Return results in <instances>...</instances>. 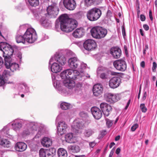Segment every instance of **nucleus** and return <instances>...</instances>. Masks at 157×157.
Returning a JSON list of instances; mask_svg holds the SVG:
<instances>
[{
	"label": "nucleus",
	"mask_w": 157,
	"mask_h": 157,
	"mask_svg": "<svg viewBox=\"0 0 157 157\" xmlns=\"http://www.w3.org/2000/svg\"><path fill=\"white\" fill-rule=\"evenodd\" d=\"M59 20L61 30L67 33L72 31L78 25L77 22L75 20L69 18L67 14L61 15Z\"/></svg>",
	"instance_id": "f257e3e1"
},
{
	"label": "nucleus",
	"mask_w": 157,
	"mask_h": 157,
	"mask_svg": "<svg viewBox=\"0 0 157 157\" xmlns=\"http://www.w3.org/2000/svg\"><path fill=\"white\" fill-rule=\"evenodd\" d=\"M60 76L63 79H71L74 80L79 79V77L82 76V75L76 70L68 69L64 70L60 73Z\"/></svg>",
	"instance_id": "f03ea898"
},
{
	"label": "nucleus",
	"mask_w": 157,
	"mask_h": 157,
	"mask_svg": "<svg viewBox=\"0 0 157 157\" xmlns=\"http://www.w3.org/2000/svg\"><path fill=\"white\" fill-rule=\"evenodd\" d=\"M92 36L96 39H100L104 37L107 33V30L100 26L93 27L90 30Z\"/></svg>",
	"instance_id": "7ed1b4c3"
},
{
	"label": "nucleus",
	"mask_w": 157,
	"mask_h": 157,
	"mask_svg": "<svg viewBox=\"0 0 157 157\" xmlns=\"http://www.w3.org/2000/svg\"><path fill=\"white\" fill-rule=\"evenodd\" d=\"M0 50L3 53V57L4 60L6 58H11L13 55L14 50L13 48L6 43L1 42L0 43Z\"/></svg>",
	"instance_id": "20e7f679"
},
{
	"label": "nucleus",
	"mask_w": 157,
	"mask_h": 157,
	"mask_svg": "<svg viewBox=\"0 0 157 157\" xmlns=\"http://www.w3.org/2000/svg\"><path fill=\"white\" fill-rule=\"evenodd\" d=\"M24 38L25 41L29 43L34 42L37 38L35 30L32 28L28 29L24 34Z\"/></svg>",
	"instance_id": "39448f33"
},
{
	"label": "nucleus",
	"mask_w": 157,
	"mask_h": 157,
	"mask_svg": "<svg viewBox=\"0 0 157 157\" xmlns=\"http://www.w3.org/2000/svg\"><path fill=\"white\" fill-rule=\"evenodd\" d=\"M101 15L100 10L94 8L88 10L86 13L87 18L91 21H94L98 19Z\"/></svg>",
	"instance_id": "423d86ee"
},
{
	"label": "nucleus",
	"mask_w": 157,
	"mask_h": 157,
	"mask_svg": "<svg viewBox=\"0 0 157 157\" xmlns=\"http://www.w3.org/2000/svg\"><path fill=\"white\" fill-rule=\"evenodd\" d=\"M114 67L118 71H124L126 69L127 63L124 60L119 59L114 61L113 63Z\"/></svg>",
	"instance_id": "0eeeda50"
},
{
	"label": "nucleus",
	"mask_w": 157,
	"mask_h": 157,
	"mask_svg": "<svg viewBox=\"0 0 157 157\" xmlns=\"http://www.w3.org/2000/svg\"><path fill=\"white\" fill-rule=\"evenodd\" d=\"M11 60V58H6L5 65L7 69H10L12 72H14L18 69L19 66L16 63H12Z\"/></svg>",
	"instance_id": "6e6552de"
},
{
	"label": "nucleus",
	"mask_w": 157,
	"mask_h": 157,
	"mask_svg": "<svg viewBox=\"0 0 157 157\" xmlns=\"http://www.w3.org/2000/svg\"><path fill=\"white\" fill-rule=\"evenodd\" d=\"M56 150L54 148H51L49 150L41 148L39 151L40 157H48L52 156L55 154Z\"/></svg>",
	"instance_id": "1a4fd4ad"
},
{
	"label": "nucleus",
	"mask_w": 157,
	"mask_h": 157,
	"mask_svg": "<svg viewBox=\"0 0 157 157\" xmlns=\"http://www.w3.org/2000/svg\"><path fill=\"white\" fill-rule=\"evenodd\" d=\"M54 62L58 63L60 65H64L66 62V58L63 55H55L54 57H52L50 59L49 64H51V62Z\"/></svg>",
	"instance_id": "9d476101"
},
{
	"label": "nucleus",
	"mask_w": 157,
	"mask_h": 157,
	"mask_svg": "<svg viewBox=\"0 0 157 157\" xmlns=\"http://www.w3.org/2000/svg\"><path fill=\"white\" fill-rule=\"evenodd\" d=\"M105 96L106 98V101L112 103L117 101L121 98V96L119 94H113L110 93L106 94Z\"/></svg>",
	"instance_id": "9b49d317"
},
{
	"label": "nucleus",
	"mask_w": 157,
	"mask_h": 157,
	"mask_svg": "<svg viewBox=\"0 0 157 157\" xmlns=\"http://www.w3.org/2000/svg\"><path fill=\"white\" fill-rule=\"evenodd\" d=\"M81 61L77 57L70 58L68 61V64L69 67L72 69L77 68L80 65Z\"/></svg>",
	"instance_id": "f8f14e48"
},
{
	"label": "nucleus",
	"mask_w": 157,
	"mask_h": 157,
	"mask_svg": "<svg viewBox=\"0 0 157 157\" xmlns=\"http://www.w3.org/2000/svg\"><path fill=\"white\" fill-rule=\"evenodd\" d=\"M100 108L105 117H107L109 115L112 109L111 105L105 102L101 103Z\"/></svg>",
	"instance_id": "ddd939ff"
},
{
	"label": "nucleus",
	"mask_w": 157,
	"mask_h": 157,
	"mask_svg": "<svg viewBox=\"0 0 157 157\" xmlns=\"http://www.w3.org/2000/svg\"><path fill=\"white\" fill-rule=\"evenodd\" d=\"M84 48L86 50H93L96 47V42L93 40L88 39L86 40L83 44Z\"/></svg>",
	"instance_id": "4468645a"
},
{
	"label": "nucleus",
	"mask_w": 157,
	"mask_h": 157,
	"mask_svg": "<svg viewBox=\"0 0 157 157\" xmlns=\"http://www.w3.org/2000/svg\"><path fill=\"white\" fill-rule=\"evenodd\" d=\"M48 13L51 17H55L58 13L59 9L56 5L53 4L49 6L47 9Z\"/></svg>",
	"instance_id": "2eb2a0df"
},
{
	"label": "nucleus",
	"mask_w": 157,
	"mask_h": 157,
	"mask_svg": "<svg viewBox=\"0 0 157 157\" xmlns=\"http://www.w3.org/2000/svg\"><path fill=\"white\" fill-rule=\"evenodd\" d=\"M85 126L84 123L83 121L80 118L75 119L73 123L71 125V127L74 129H82Z\"/></svg>",
	"instance_id": "dca6fc26"
},
{
	"label": "nucleus",
	"mask_w": 157,
	"mask_h": 157,
	"mask_svg": "<svg viewBox=\"0 0 157 157\" xmlns=\"http://www.w3.org/2000/svg\"><path fill=\"white\" fill-rule=\"evenodd\" d=\"M103 87L101 84H97L94 85L93 88L94 95L95 96H100L103 93Z\"/></svg>",
	"instance_id": "f3484780"
},
{
	"label": "nucleus",
	"mask_w": 157,
	"mask_h": 157,
	"mask_svg": "<svg viewBox=\"0 0 157 157\" xmlns=\"http://www.w3.org/2000/svg\"><path fill=\"white\" fill-rule=\"evenodd\" d=\"M67 124L64 121H60L58 123L57 128V133L59 135L61 136L64 134L67 128Z\"/></svg>",
	"instance_id": "a211bd4d"
},
{
	"label": "nucleus",
	"mask_w": 157,
	"mask_h": 157,
	"mask_svg": "<svg viewBox=\"0 0 157 157\" xmlns=\"http://www.w3.org/2000/svg\"><path fill=\"white\" fill-rule=\"evenodd\" d=\"M63 3L65 7L69 10H74L76 6L74 0H63Z\"/></svg>",
	"instance_id": "6ab92c4d"
},
{
	"label": "nucleus",
	"mask_w": 157,
	"mask_h": 157,
	"mask_svg": "<svg viewBox=\"0 0 157 157\" xmlns=\"http://www.w3.org/2000/svg\"><path fill=\"white\" fill-rule=\"evenodd\" d=\"M121 83V80L119 77H115L112 78L109 81V85L112 88H115L119 86Z\"/></svg>",
	"instance_id": "aec40b11"
},
{
	"label": "nucleus",
	"mask_w": 157,
	"mask_h": 157,
	"mask_svg": "<svg viewBox=\"0 0 157 157\" xmlns=\"http://www.w3.org/2000/svg\"><path fill=\"white\" fill-rule=\"evenodd\" d=\"M91 111L93 117L96 119H99L102 116L101 111L97 107H93L91 108Z\"/></svg>",
	"instance_id": "412c9836"
},
{
	"label": "nucleus",
	"mask_w": 157,
	"mask_h": 157,
	"mask_svg": "<svg viewBox=\"0 0 157 157\" xmlns=\"http://www.w3.org/2000/svg\"><path fill=\"white\" fill-rule=\"evenodd\" d=\"M27 144L23 142H18L15 146L16 150L18 152H22L26 150L27 148Z\"/></svg>",
	"instance_id": "4be33fe9"
},
{
	"label": "nucleus",
	"mask_w": 157,
	"mask_h": 157,
	"mask_svg": "<svg viewBox=\"0 0 157 157\" xmlns=\"http://www.w3.org/2000/svg\"><path fill=\"white\" fill-rule=\"evenodd\" d=\"M110 53L114 58H119L121 55V51L120 49L117 47L113 48L110 50Z\"/></svg>",
	"instance_id": "5701e85b"
},
{
	"label": "nucleus",
	"mask_w": 157,
	"mask_h": 157,
	"mask_svg": "<svg viewBox=\"0 0 157 157\" xmlns=\"http://www.w3.org/2000/svg\"><path fill=\"white\" fill-rule=\"evenodd\" d=\"M85 31L82 28H77L73 32V35L76 38H80L84 35Z\"/></svg>",
	"instance_id": "b1692460"
},
{
	"label": "nucleus",
	"mask_w": 157,
	"mask_h": 157,
	"mask_svg": "<svg viewBox=\"0 0 157 157\" xmlns=\"http://www.w3.org/2000/svg\"><path fill=\"white\" fill-rule=\"evenodd\" d=\"M71 79H64L63 81V83L64 85L69 89L73 88L75 85V82Z\"/></svg>",
	"instance_id": "393cba45"
},
{
	"label": "nucleus",
	"mask_w": 157,
	"mask_h": 157,
	"mask_svg": "<svg viewBox=\"0 0 157 157\" xmlns=\"http://www.w3.org/2000/svg\"><path fill=\"white\" fill-rule=\"evenodd\" d=\"M51 66V71L54 73H57L60 71L62 69V67L57 63L55 62Z\"/></svg>",
	"instance_id": "a878e982"
},
{
	"label": "nucleus",
	"mask_w": 157,
	"mask_h": 157,
	"mask_svg": "<svg viewBox=\"0 0 157 157\" xmlns=\"http://www.w3.org/2000/svg\"><path fill=\"white\" fill-rule=\"evenodd\" d=\"M22 121L20 120H16L12 124L13 129L16 131L19 130L22 127Z\"/></svg>",
	"instance_id": "bb28decb"
},
{
	"label": "nucleus",
	"mask_w": 157,
	"mask_h": 157,
	"mask_svg": "<svg viewBox=\"0 0 157 157\" xmlns=\"http://www.w3.org/2000/svg\"><path fill=\"white\" fill-rule=\"evenodd\" d=\"M52 78L54 81V80L55 78V77L54 76H53L52 75ZM59 82H53L54 86L59 91V92L61 94H65L67 92V91L66 89H64L63 87V88L59 87V85L58 84L59 83Z\"/></svg>",
	"instance_id": "cd10ccee"
},
{
	"label": "nucleus",
	"mask_w": 157,
	"mask_h": 157,
	"mask_svg": "<svg viewBox=\"0 0 157 157\" xmlns=\"http://www.w3.org/2000/svg\"><path fill=\"white\" fill-rule=\"evenodd\" d=\"M41 142L44 147H49L52 144L51 140L48 137L43 138Z\"/></svg>",
	"instance_id": "c85d7f7f"
},
{
	"label": "nucleus",
	"mask_w": 157,
	"mask_h": 157,
	"mask_svg": "<svg viewBox=\"0 0 157 157\" xmlns=\"http://www.w3.org/2000/svg\"><path fill=\"white\" fill-rule=\"evenodd\" d=\"M9 75V73L7 70H4L2 76L0 75V86L3 85L6 82L5 80V77Z\"/></svg>",
	"instance_id": "c756f323"
},
{
	"label": "nucleus",
	"mask_w": 157,
	"mask_h": 157,
	"mask_svg": "<svg viewBox=\"0 0 157 157\" xmlns=\"http://www.w3.org/2000/svg\"><path fill=\"white\" fill-rule=\"evenodd\" d=\"M99 0H84V5L86 7H89L94 4H97Z\"/></svg>",
	"instance_id": "7c9ffc66"
},
{
	"label": "nucleus",
	"mask_w": 157,
	"mask_h": 157,
	"mask_svg": "<svg viewBox=\"0 0 157 157\" xmlns=\"http://www.w3.org/2000/svg\"><path fill=\"white\" fill-rule=\"evenodd\" d=\"M66 141L69 143H74L75 142L74 139L73 134L71 133H68L65 136Z\"/></svg>",
	"instance_id": "2f4dec72"
},
{
	"label": "nucleus",
	"mask_w": 157,
	"mask_h": 157,
	"mask_svg": "<svg viewBox=\"0 0 157 157\" xmlns=\"http://www.w3.org/2000/svg\"><path fill=\"white\" fill-rule=\"evenodd\" d=\"M58 155L59 157H67V151L63 148H60L58 150Z\"/></svg>",
	"instance_id": "473e14b6"
},
{
	"label": "nucleus",
	"mask_w": 157,
	"mask_h": 157,
	"mask_svg": "<svg viewBox=\"0 0 157 157\" xmlns=\"http://www.w3.org/2000/svg\"><path fill=\"white\" fill-rule=\"evenodd\" d=\"M68 148L71 152L73 153L78 152L80 150L79 147L77 146L70 145L68 146Z\"/></svg>",
	"instance_id": "72a5a7b5"
},
{
	"label": "nucleus",
	"mask_w": 157,
	"mask_h": 157,
	"mask_svg": "<svg viewBox=\"0 0 157 157\" xmlns=\"http://www.w3.org/2000/svg\"><path fill=\"white\" fill-rule=\"evenodd\" d=\"M0 145L7 148L10 147L11 144L10 142L6 139H2Z\"/></svg>",
	"instance_id": "f704fd0d"
},
{
	"label": "nucleus",
	"mask_w": 157,
	"mask_h": 157,
	"mask_svg": "<svg viewBox=\"0 0 157 157\" xmlns=\"http://www.w3.org/2000/svg\"><path fill=\"white\" fill-rule=\"evenodd\" d=\"M16 40L18 43H21L24 44L26 41L24 38V35L23 36L19 35H17L16 36Z\"/></svg>",
	"instance_id": "c9c22d12"
},
{
	"label": "nucleus",
	"mask_w": 157,
	"mask_h": 157,
	"mask_svg": "<svg viewBox=\"0 0 157 157\" xmlns=\"http://www.w3.org/2000/svg\"><path fill=\"white\" fill-rule=\"evenodd\" d=\"M40 22L43 26L47 27L50 25V23L48 20L44 18H42L40 20Z\"/></svg>",
	"instance_id": "e433bc0d"
},
{
	"label": "nucleus",
	"mask_w": 157,
	"mask_h": 157,
	"mask_svg": "<svg viewBox=\"0 0 157 157\" xmlns=\"http://www.w3.org/2000/svg\"><path fill=\"white\" fill-rule=\"evenodd\" d=\"M70 105L67 102H63L61 103L60 107L61 109L63 110H67L69 109Z\"/></svg>",
	"instance_id": "4c0bfd02"
},
{
	"label": "nucleus",
	"mask_w": 157,
	"mask_h": 157,
	"mask_svg": "<svg viewBox=\"0 0 157 157\" xmlns=\"http://www.w3.org/2000/svg\"><path fill=\"white\" fill-rule=\"evenodd\" d=\"M28 2L32 6L36 7L39 4V0H28Z\"/></svg>",
	"instance_id": "58836bf2"
},
{
	"label": "nucleus",
	"mask_w": 157,
	"mask_h": 157,
	"mask_svg": "<svg viewBox=\"0 0 157 157\" xmlns=\"http://www.w3.org/2000/svg\"><path fill=\"white\" fill-rule=\"evenodd\" d=\"M94 133V132L92 130L90 129H88L85 130L84 134L86 136L89 137Z\"/></svg>",
	"instance_id": "ea45409f"
},
{
	"label": "nucleus",
	"mask_w": 157,
	"mask_h": 157,
	"mask_svg": "<svg viewBox=\"0 0 157 157\" xmlns=\"http://www.w3.org/2000/svg\"><path fill=\"white\" fill-rule=\"evenodd\" d=\"M82 82H78L75 84V91L81 90L82 88Z\"/></svg>",
	"instance_id": "a19ab883"
},
{
	"label": "nucleus",
	"mask_w": 157,
	"mask_h": 157,
	"mask_svg": "<svg viewBox=\"0 0 157 157\" xmlns=\"http://www.w3.org/2000/svg\"><path fill=\"white\" fill-rule=\"evenodd\" d=\"M105 121H106V124L108 128L110 127L113 124V121H112L109 120L108 118L105 119Z\"/></svg>",
	"instance_id": "79ce46f5"
},
{
	"label": "nucleus",
	"mask_w": 157,
	"mask_h": 157,
	"mask_svg": "<svg viewBox=\"0 0 157 157\" xmlns=\"http://www.w3.org/2000/svg\"><path fill=\"white\" fill-rule=\"evenodd\" d=\"M30 128H28L24 130L22 134V136L24 137L29 135L30 133Z\"/></svg>",
	"instance_id": "37998d69"
},
{
	"label": "nucleus",
	"mask_w": 157,
	"mask_h": 157,
	"mask_svg": "<svg viewBox=\"0 0 157 157\" xmlns=\"http://www.w3.org/2000/svg\"><path fill=\"white\" fill-rule=\"evenodd\" d=\"M140 108L142 112L143 113H145L147 111V108L145 106L144 104H141L140 106Z\"/></svg>",
	"instance_id": "c03bdc74"
},
{
	"label": "nucleus",
	"mask_w": 157,
	"mask_h": 157,
	"mask_svg": "<svg viewBox=\"0 0 157 157\" xmlns=\"http://www.w3.org/2000/svg\"><path fill=\"white\" fill-rule=\"evenodd\" d=\"M86 66L87 65L86 63L81 62V63H80V65L78 67V68L79 70L80 69L84 70L86 68Z\"/></svg>",
	"instance_id": "a18cd8bd"
},
{
	"label": "nucleus",
	"mask_w": 157,
	"mask_h": 157,
	"mask_svg": "<svg viewBox=\"0 0 157 157\" xmlns=\"http://www.w3.org/2000/svg\"><path fill=\"white\" fill-rule=\"evenodd\" d=\"M20 87L22 89H25L24 92L28 93L29 92V88L26 85H21L20 86Z\"/></svg>",
	"instance_id": "49530a36"
},
{
	"label": "nucleus",
	"mask_w": 157,
	"mask_h": 157,
	"mask_svg": "<svg viewBox=\"0 0 157 157\" xmlns=\"http://www.w3.org/2000/svg\"><path fill=\"white\" fill-rule=\"evenodd\" d=\"M79 115L82 118H86L88 117L87 113L84 112H80Z\"/></svg>",
	"instance_id": "de8ad7c7"
},
{
	"label": "nucleus",
	"mask_w": 157,
	"mask_h": 157,
	"mask_svg": "<svg viewBox=\"0 0 157 157\" xmlns=\"http://www.w3.org/2000/svg\"><path fill=\"white\" fill-rule=\"evenodd\" d=\"M66 54L68 56H72L74 55V53L70 50H67L66 51Z\"/></svg>",
	"instance_id": "09e8293b"
},
{
	"label": "nucleus",
	"mask_w": 157,
	"mask_h": 157,
	"mask_svg": "<svg viewBox=\"0 0 157 157\" xmlns=\"http://www.w3.org/2000/svg\"><path fill=\"white\" fill-rule=\"evenodd\" d=\"M100 78L102 79H105L107 77V75L105 73H102L100 75Z\"/></svg>",
	"instance_id": "8fccbe9b"
},
{
	"label": "nucleus",
	"mask_w": 157,
	"mask_h": 157,
	"mask_svg": "<svg viewBox=\"0 0 157 157\" xmlns=\"http://www.w3.org/2000/svg\"><path fill=\"white\" fill-rule=\"evenodd\" d=\"M44 133L43 131H39L37 134L36 135L35 137L36 138H39Z\"/></svg>",
	"instance_id": "3c124183"
},
{
	"label": "nucleus",
	"mask_w": 157,
	"mask_h": 157,
	"mask_svg": "<svg viewBox=\"0 0 157 157\" xmlns=\"http://www.w3.org/2000/svg\"><path fill=\"white\" fill-rule=\"evenodd\" d=\"M138 127V124H135L131 128V130L132 131H134Z\"/></svg>",
	"instance_id": "603ef678"
},
{
	"label": "nucleus",
	"mask_w": 157,
	"mask_h": 157,
	"mask_svg": "<svg viewBox=\"0 0 157 157\" xmlns=\"http://www.w3.org/2000/svg\"><path fill=\"white\" fill-rule=\"evenodd\" d=\"M156 67L157 64L155 62H153V66L152 68V69L153 72H155Z\"/></svg>",
	"instance_id": "864d4df0"
},
{
	"label": "nucleus",
	"mask_w": 157,
	"mask_h": 157,
	"mask_svg": "<svg viewBox=\"0 0 157 157\" xmlns=\"http://www.w3.org/2000/svg\"><path fill=\"white\" fill-rule=\"evenodd\" d=\"M122 33L123 36L124 37L125 36V30L124 27V26H122Z\"/></svg>",
	"instance_id": "5fc2aeb1"
},
{
	"label": "nucleus",
	"mask_w": 157,
	"mask_h": 157,
	"mask_svg": "<svg viewBox=\"0 0 157 157\" xmlns=\"http://www.w3.org/2000/svg\"><path fill=\"white\" fill-rule=\"evenodd\" d=\"M96 145L95 142L93 141L89 143V145L91 147H93Z\"/></svg>",
	"instance_id": "6e6d98bb"
},
{
	"label": "nucleus",
	"mask_w": 157,
	"mask_h": 157,
	"mask_svg": "<svg viewBox=\"0 0 157 157\" xmlns=\"http://www.w3.org/2000/svg\"><path fill=\"white\" fill-rule=\"evenodd\" d=\"M140 19L142 21H144L145 20V17L144 15L141 14L140 16Z\"/></svg>",
	"instance_id": "4d7b16f0"
},
{
	"label": "nucleus",
	"mask_w": 157,
	"mask_h": 157,
	"mask_svg": "<svg viewBox=\"0 0 157 157\" xmlns=\"http://www.w3.org/2000/svg\"><path fill=\"white\" fill-rule=\"evenodd\" d=\"M147 96V93L146 92H144L143 94V96L142 98V99L143 100H144L146 98Z\"/></svg>",
	"instance_id": "13d9d810"
},
{
	"label": "nucleus",
	"mask_w": 157,
	"mask_h": 157,
	"mask_svg": "<svg viewBox=\"0 0 157 157\" xmlns=\"http://www.w3.org/2000/svg\"><path fill=\"white\" fill-rule=\"evenodd\" d=\"M143 27L144 29L146 31H147L149 29V27L147 25H143Z\"/></svg>",
	"instance_id": "bf43d9fd"
},
{
	"label": "nucleus",
	"mask_w": 157,
	"mask_h": 157,
	"mask_svg": "<svg viewBox=\"0 0 157 157\" xmlns=\"http://www.w3.org/2000/svg\"><path fill=\"white\" fill-rule=\"evenodd\" d=\"M3 64L2 58L0 56V69L2 67Z\"/></svg>",
	"instance_id": "052dcab7"
},
{
	"label": "nucleus",
	"mask_w": 157,
	"mask_h": 157,
	"mask_svg": "<svg viewBox=\"0 0 157 157\" xmlns=\"http://www.w3.org/2000/svg\"><path fill=\"white\" fill-rule=\"evenodd\" d=\"M149 17H150V18L151 20V21H152L153 20V17H152V13L151 10H150L149 12Z\"/></svg>",
	"instance_id": "680f3d73"
},
{
	"label": "nucleus",
	"mask_w": 157,
	"mask_h": 157,
	"mask_svg": "<svg viewBox=\"0 0 157 157\" xmlns=\"http://www.w3.org/2000/svg\"><path fill=\"white\" fill-rule=\"evenodd\" d=\"M17 57L21 59V53L20 52H18L17 54Z\"/></svg>",
	"instance_id": "e2e57ef3"
},
{
	"label": "nucleus",
	"mask_w": 157,
	"mask_h": 157,
	"mask_svg": "<svg viewBox=\"0 0 157 157\" xmlns=\"http://www.w3.org/2000/svg\"><path fill=\"white\" fill-rule=\"evenodd\" d=\"M148 45H145V48L144 50V51H143V53L144 54H145V53H145V52L146 51V50L148 49Z\"/></svg>",
	"instance_id": "0e129e2a"
},
{
	"label": "nucleus",
	"mask_w": 157,
	"mask_h": 157,
	"mask_svg": "<svg viewBox=\"0 0 157 157\" xmlns=\"http://www.w3.org/2000/svg\"><path fill=\"white\" fill-rule=\"evenodd\" d=\"M140 66L143 68H144L145 66V62L144 61H142L140 63Z\"/></svg>",
	"instance_id": "69168bd1"
},
{
	"label": "nucleus",
	"mask_w": 157,
	"mask_h": 157,
	"mask_svg": "<svg viewBox=\"0 0 157 157\" xmlns=\"http://www.w3.org/2000/svg\"><path fill=\"white\" fill-rule=\"evenodd\" d=\"M130 100L129 99L128 100V102H127V105H126V106H125V109H126L128 108V107L129 106V104L130 103Z\"/></svg>",
	"instance_id": "338daca9"
},
{
	"label": "nucleus",
	"mask_w": 157,
	"mask_h": 157,
	"mask_svg": "<svg viewBox=\"0 0 157 157\" xmlns=\"http://www.w3.org/2000/svg\"><path fill=\"white\" fill-rule=\"evenodd\" d=\"M114 152L113 149L110 151L109 157H112L113 156Z\"/></svg>",
	"instance_id": "774afa93"
}]
</instances>
